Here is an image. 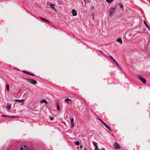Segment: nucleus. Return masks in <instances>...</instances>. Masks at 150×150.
<instances>
[{
	"label": "nucleus",
	"instance_id": "nucleus-2",
	"mask_svg": "<svg viewBox=\"0 0 150 150\" xmlns=\"http://www.w3.org/2000/svg\"><path fill=\"white\" fill-rule=\"evenodd\" d=\"M26 79L30 83L33 84H35L37 83L36 81L33 79L26 78Z\"/></svg>",
	"mask_w": 150,
	"mask_h": 150
},
{
	"label": "nucleus",
	"instance_id": "nucleus-17",
	"mask_svg": "<svg viewBox=\"0 0 150 150\" xmlns=\"http://www.w3.org/2000/svg\"><path fill=\"white\" fill-rule=\"evenodd\" d=\"M6 90L8 91H9V86L8 85V84L6 85Z\"/></svg>",
	"mask_w": 150,
	"mask_h": 150
},
{
	"label": "nucleus",
	"instance_id": "nucleus-7",
	"mask_svg": "<svg viewBox=\"0 0 150 150\" xmlns=\"http://www.w3.org/2000/svg\"><path fill=\"white\" fill-rule=\"evenodd\" d=\"M72 12L73 16H75L77 15V12L76 10L74 9L72 10Z\"/></svg>",
	"mask_w": 150,
	"mask_h": 150
},
{
	"label": "nucleus",
	"instance_id": "nucleus-11",
	"mask_svg": "<svg viewBox=\"0 0 150 150\" xmlns=\"http://www.w3.org/2000/svg\"><path fill=\"white\" fill-rule=\"evenodd\" d=\"M116 41L117 42H119L120 43H122V41L121 38H119L117 39V40Z\"/></svg>",
	"mask_w": 150,
	"mask_h": 150
},
{
	"label": "nucleus",
	"instance_id": "nucleus-31",
	"mask_svg": "<svg viewBox=\"0 0 150 150\" xmlns=\"http://www.w3.org/2000/svg\"><path fill=\"white\" fill-rule=\"evenodd\" d=\"M118 67H120V65L118 64L117 63V62H116L115 63Z\"/></svg>",
	"mask_w": 150,
	"mask_h": 150
},
{
	"label": "nucleus",
	"instance_id": "nucleus-5",
	"mask_svg": "<svg viewBox=\"0 0 150 150\" xmlns=\"http://www.w3.org/2000/svg\"><path fill=\"white\" fill-rule=\"evenodd\" d=\"M65 101L68 103L70 104L72 103V101L69 98H67L65 99Z\"/></svg>",
	"mask_w": 150,
	"mask_h": 150
},
{
	"label": "nucleus",
	"instance_id": "nucleus-9",
	"mask_svg": "<svg viewBox=\"0 0 150 150\" xmlns=\"http://www.w3.org/2000/svg\"><path fill=\"white\" fill-rule=\"evenodd\" d=\"M93 144L94 146L95 147V149L96 150H100L97 146V144L96 142H94L93 143Z\"/></svg>",
	"mask_w": 150,
	"mask_h": 150
},
{
	"label": "nucleus",
	"instance_id": "nucleus-32",
	"mask_svg": "<svg viewBox=\"0 0 150 150\" xmlns=\"http://www.w3.org/2000/svg\"><path fill=\"white\" fill-rule=\"evenodd\" d=\"M23 147H22L21 149H20V150H23Z\"/></svg>",
	"mask_w": 150,
	"mask_h": 150
},
{
	"label": "nucleus",
	"instance_id": "nucleus-23",
	"mask_svg": "<svg viewBox=\"0 0 150 150\" xmlns=\"http://www.w3.org/2000/svg\"><path fill=\"white\" fill-rule=\"evenodd\" d=\"M75 144L77 145H79V141H78L75 142Z\"/></svg>",
	"mask_w": 150,
	"mask_h": 150
},
{
	"label": "nucleus",
	"instance_id": "nucleus-24",
	"mask_svg": "<svg viewBox=\"0 0 150 150\" xmlns=\"http://www.w3.org/2000/svg\"><path fill=\"white\" fill-rule=\"evenodd\" d=\"M98 120L100 121L101 122V123L103 124L104 123L100 118H98Z\"/></svg>",
	"mask_w": 150,
	"mask_h": 150
},
{
	"label": "nucleus",
	"instance_id": "nucleus-36",
	"mask_svg": "<svg viewBox=\"0 0 150 150\" xmlns=\"http://www.w3.org/2000/svg\"><path fill=\"white\" fill-rule=\"evenodd\" d=\"M101 150H105L104 149H102Z\"/></svg>",
	"mask_w": 150,
	"mask_h": 150
},
{
	"label": "nucleus",
	"instance_id": "nucleus-16",
	"mask_svg": "<svg viewBox=\"0 0 150 150\" xmlns=\"http://www.w3.org/2000/svg\"><path fill=\"white\" fill-rule=\"evenodd\" d=\"M57 109L59 111H60V108H59V106L58 104V103H57Z\"/></svg>",
	"mask_w": 150,
	"mask_h": 150
},
{
	"label": "nucleus",
	"instance_id": "nucleus-30",
	"mask_svg": "<svg viewBox=\"0 0 150 150\" xmlns=\"http://www.w3.org/2000/svg\"><path fill=\"white\" fill-rule=\"evenodd\" d=\"M83 147V146L82 145H81L80 146V148L81 149H82Z\"/></svg>",
	"mask_w": 150,
	"mask_h": 150
},
{
	"label": "nucleus",
	"instance_id": "nucleus-26",
	"mask_svg": "<svg viewBox=\"0 0 150 150\" xmlns=\"http://www.w3.org/2000/svg\"><path fill=\"white\" fill-rule=\"evenodd\" d=\"M92 19L93 20H94V13H92Z\"/></svg>",
	"mask_w": 150,
	"mask_h": 150
},
{
	"label": "nucleus",
	"instance_id": "nucleus-1",
	"mask_svg": "<svg viewBox=\"0 0 150 150\" xmlns=\"http://www.w3.org/2000/svg\"><path fill=\"white\" fill-rule=\"evenodd\" d=\"M117 8V6L115 7L112 8L110 9L109 14L111 16H112L115 12Z\"/></svg>",
	"mask_w": 150,
	"mask_h": 150
},
{
	"label": "nucleus",
	"instance_id": "nucleus-22",
	"mask_svg": "<svg viewBox=\"0 0 150 150\" xmlns=\"http://www.w3.org/2000/svg\"><path fill=\"white\" fill-rule=\"evenodd\" d=\"M23 72H24L25 74H30V73L29 72H28L27 71H23Z\"/></svg>",
	"mask_w": 150,
	"mask_h": 150
},
{
	"label": "nucleus",
	"instance_id": "nucleus-13",
	"mask_svg": "<svg viewBox=\"0 0 150 150\" xmlns=\"http://www.w3.org/2000/svg\"><path fill=\"white\" fill-rule=\"evenodd\" d=\"M40 18L41 19V20H42L43 21H45L46 22H47V23H49L50 22H49L48 21V20H46L45 19H44V18H42V17H40Z\"/></svg>",
	"mask_w": 150,
	"mask_h": 150
},
{
	"label": "nucleus",
	"instance_id": "nucleus-8",
	"mask_svg": "<svg viewBox=\"0 0 150 150\" xmlns=\"http://www.w3.org/2000/svg\"><path fill=\"white\" fill-rule=\"evenodd\" d=\"M103 125H104V126L109 130L110 131H112V130L110 128V127L108 126L105 123V122L103 124Z\"/></svg>",
	"mask_w": 150,
	"mask_h": 150
},
{
	"label": "nucleus",
	"instance_id": "nucleus-29",
	"mask_svg": "<svg viewBox=\"0 0 150 150\" xmlns=\"http://www.w3.org/2000/svg\"><path fill=\"white\" fill-rule=\"evenodd\" d=\"M29 75H31V76H35L34 74H33L32 73H30V74H29Z\"/></svg>",
	"mask_w": 150,
	"mask_h": 150
},
{
	"label": "nucleus",
	"instance_id": "nucleus-27",
	"mask_svg": "<svg viewBox=\"0 0 150 150\" xmlns=\"http://www.w3.org/2000/svg\"><path fill=\"white\" fill-rule=\"evenodd\" d=\"M74 123H71V127L72 128L74 127Z\"/></svg>",
	"mask_w": 150,
	"mask_h": 150
},
{
	"label": "nucleus",
	"instance_id": "nucleus-6",
	"mask_svg": "<svg viewBox=\"0 0 150 150\" xmlns=\"http://www.w3.org/2000/svg\"><path fill=\"white\" fill-rule=\"evenodd\" d=\"M114 146L115 148L116 149H118L120 148V147L119 144L117 143H115L114 144Z\"/></svg>",
	"mask_w": 150,
	"mask_h": 150
},
{
	"label": "nucleus",
	"instance_id": "nucleus-33",
	"mask_svg": "<svg viewBox=\"0 0 150 150\" xmlns=\"http://www.w3.org/2000/svg\"><path fill=\"white\" fill-rule=\"evenodd\" d=\"M84 1L85 3H87V2L88 1V0H84Z\"/></svg>",
	"mask_w": 150,
	"mask_h": 150
},
{
	"label": "nucleus",
	"instance_id": "nucleus-34",
	"mask_svg": "<svg viewBox=\"0 0 150 150\" xmlns=\"http://www.w3.org/2000/svg\"><path fill=\"white\" fill-rule=\"evenodd\" d=\"M61 2H62V1H59V4L61 3Z\"/></svg>",
	"mask_w": 150,
	"mask_h": 150
},
{
	"label": "nucleus",
	"instance_id": "nucleus-3",
	"mask_svg": "<svg viewBox=\"0 0 150 150\" xmlns=\"http://www.w3.org/2000/svg\"><path fill=\"white\" fill-rule=\"evenodd\" d=\"M47 4H49L50 6L51 7V8L54 10L55 11H57V10L55 8L54 6V4L52 3H51L49 2H48L47 3Z\"/></svg>",
	"mask_w": 150,
	"mask_h": 150
},
{
	"label": "nucleus",
	"instance_id": "nucleus-28",
	"mask_svg": "<svg viewBox=\"0 0 150 150\" xmlns=\"http://www.w3.org/2000/svg\"><path fill=\"white\" fill-rule=\"evenodd\" d=\"M54 118L53 117H52L50 118V120L51 121H52L53 120H54Z\"/></svg>",
	"mask_w": 150,
	"mask_h": 150
},
{
	"label": "nucleus",
	"instance_id": "nucleus-25",
	"mask_svg": "<svg viewBox=\"0 0 150 150\" xmlns=\"http://www.w3.org/2000/svg\"><path fill=\"white\" fill-rule=\"evenodd\" d=\"M2 116L3 117H9V116L7 115H2Z\"/></svg>",
	"mask_w": 150,
	"mask_h": 150
},
{
	"label": "nucleus",
	"instance_id": "nucleus-15",
	"mask_svg": "<svg viewBox=\"0 0 150 150\" xmlns=\"http://www.w3.org/2000/svg\"><path fill=\"white\" fill-rule=\"evenodd\" d=\"M40 102L41 103H42V102H44L46 104H47L48 103L47 102V101L46 100H45V99H43V100H42Z\"/></svg>",
	"mask_w": 150,
	"mask_h": 150
},
{
	"label": "nucleus",
	"instance_id": "nucleus-4",
	"mask_svg": "<svg viewBox=\"0 0 150 150\" xmlns=\"http://www.w3.org/2000/svg\"><path fill=\"white\" fill-rule=\"evenodd\" d=\"M139 79L143 83H145L146 82V79L141 76H138Z\"/></svg>",
	"mask_w": 150,
	"mask_h": 150
},
{
	"label": "nucleus",
	"instance_id": "nucleus-35",
	"mask_svg": "<svg viewBox=\"0 0 150 150\" xmlns=\"http://www.w3.org/2000/svg\"><path fill=\"white\" fill-rule=\"evenodd\" d=\"M24 147L25 148L26 147V146L25 145L24 146Z\"/></svg>",
	"mask_w": 150,
	"mask_h": 150
},
{
	"label": "nucleus",
	"instance_id": "nucleus-14",
	"mask_svg": "<svg viewBox=\"0 0 150 150\" xmlns=\"http://www.w3.org/2000/svg\"><path fill=\"white\" fill-rule=\"evenodd\" d=\"M11 105L10 104L8 105L6 107V108L8 110L11 109Z\"/></svg>",
	"mask_w": 150,
	"mask_h": 150
},
{
	"label": "nucleus",
	"instance_id": "nucleus-19",
	"mask_svg": "<svg viewBox=\"0 0 150 150\" xmlns=\"http://www.w3.org/2000/svg\"><path fill=\"white\" fill-rule=\"evenodd\" d=\"M9 118H18V117L16 116H11V117H10Z\"/></svg>",
	"mask_w": 150,
	"mask_h": 150
},
{
	"label": "nucleus",
	"instance_id": "nucleus-18",
	"mask_svg": "<svg viewBox=\"0 0 150 150\" xmlns=\"http://www.w3.org/2000/svg\"><path fill=\"white\" fill-rule=\"evenodd\" d=\"M119 5L120 6V7L122 9H123V6L122 3H119Z\"/></svg>",
	"mask_w": 150,
	"mask_h": 150
},
{
	"label": "nucleus",
	"instance_id": "nucleus-20",
	"mask_svg": "<svg viewBox=\"0 0 150 150\" xmlns=\"http://www.w3.org/2000/svg\"><path fill=\"white\" fill-rule=\"evenodd\" d=\"M70 121L71 123H74V119L73 118H71L70 119Z\"/></svg>",
	"mask_w": 150,
	"mask_h": 150
},
{
	"label": "nucleus",
	"instance_id": "nucleus-10",
	"mask_svg": "<svg viewBox=\"0 0 150 150\" xmlns=\"http://www.w3.org/2000/svg\"><path fill=\"white\" fill-rule=\"evenodd\" d=\"M15 101L16 102H20L21 103H23L24 101V99H21V100H19V99H15Z\"/></svg>",
	"mask_w": 150,
	"mask_h": 150
},
{
	"label": "nucleus",
	"instance_id": "nucleus-21",
	"mask_svg": "<svg viewBox=\"0 0 150 150\" xmlns=\"http://www.w3.org/2000/svg\"><path fill=\"white\" fill-rule=\"evenodd\" d=\"M144 24L146 25V26L148 27V28L149 29V26L147 25V24L146 23V22L145 21H144Z\"/></svg>",
	"mask_w": 150,
	"mask_h": 150
},
{
	"label": "nucleus",
	"instance_id": "nucleus-12",
	"mask_svg": "<svg viewBox=\"0 0 150 150\" xmlns=\"http://www.w3.org/2000/svg\"><path fill=\"white\" fill-rule=\"evenodd\" d=\"M110 58L115 62H116V61L115 59L113 58V57L111 56H109Z\"/></svg>",
	"mask_w": 150,
	"mask_h": 150
}]
</instances>
